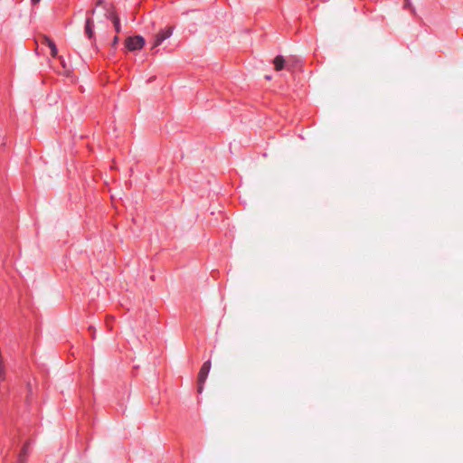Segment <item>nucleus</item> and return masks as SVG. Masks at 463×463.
<instances>
[{
    "instance_id": "nucleus-1",
    "label": "nucleus",
    "mask_w": 463,
    "mask_h": 463,
    "mask_svg": "<svg viewBox=\"0 0 463 463\" xmlns=\"http://www.w3.org/2000/svg\"><path fill=\"white\" fill-rule=\"evenodd\" d=\"M174 30V25H167L165 28H161L159 32L153 36L151 50L154 52H157L158 50H156V48L160 46L166 39L171 37Z\"/></svg>"
},
{
    "instance_id": "nucleus-2",
    "label": "nucleus",
    "mask_w": 463,
    "mask_h": 463,
    "mask_svg": "<svg viewBox=\"0 0 463 463\" xmlns=\"http://www.w3.org/2000/svg\"><path fill=\"white\" fill-rule=\"evenodd\" d=\"M146 43V40L141 35L128 36L125 40V47L129 52H137L141 50Z\"/></svg>"
},
{
    "instance_id": "nucleus-3",
    "label": "nucleus",
    "mask_w": 463,
    "mask_h": 463,
    "mask_svg": "<svg viewBox=\"0 0 463 463\" xmlns=\"http://www.w3.org/2000/svg\"><path fill=\"white\" fill-rule=\"evenodd\" d=\"M211 367H212L211 361L207 360L203 364V365L199 371L198 380H197V392L198 393H202L203 391V385L208 377Z\"/></svg>"
},
{
    "instance_id": "nucleus-4",
    "label": "nucleus",
    "mask_w": 463,
    "mask_h": 463,
    "mask_svg": "<svg viewBox=\"0 0 463 463\" xmlns=\"http://www.w3.org/2000/svg\"><path fill=\"white\" fill-rule=\"evenodd\" d=\"M96 6H101L105 11V17L111 22H113L114 17H118V15L114 11L112 5L106 3L104 0H98Z\"/></svg>"
},
{
    "instance_id": "nucleus-5",
    "label": "nucleus",
    "mask_w": 463,
    "mask_h": 463,
    "mask_svg": "<svg viewBox=\"0 0 463 463\" xmlns=\"http://www.w3.org/2000/svg\"><path fill=\"white\" fill-rule=\"evenodd\" d=\"M84 33L89 40H95L94 21L90 16L86 17Z\"/></svg>"
},
{
    "instance_id": "nucleus-6",
    "label": "nucleus",
    "mask_w": 463,
    "mask_h": 463,
    "mask_svg": "<svg viewBox=\"0 0 463 463\" xmlns=\"http://www.w3.org/2000/svg\"><path fill=\"white\" fill-rule=\"evenodd\" d=\"M274 68L276 71H279L286 68H288L287 61L284 56L278 55L273 60Z\"/></svg>"
},
{
    "instance_id": "nucleus-7",
    "label": "nucleus",
    "mask_w": 463,
    "mask_h": 463,
    "mask_svg": "<svg viewBox=\"0 0 463 463\" xmlns=\"http://www.w3.org/2000/svg\"><path fill=\"white\" fill-rule=\"evenodd\" d=\"M29 442H25L18 455L17 463H26L29 455Z\"/></svg>"
},
{
    "instance_id": "nucleus-8",
    "label": "nucleus",
    "mask_w": 463,
    "mask_h": 463,
    "mask_svg": "<svg viewBox=\"0 0 463 463\" xmlns=\"http://www.w3.org/2000/svg\"><path fill=\"white\" fill-rule=\"evenodd\" d=\"M112 24L114 25L116 33H120V31H121V24H120L119 17H114Z\"/></svg>"
},
{
    "instance_id": "nucleus-9",
    "label": "nucleus",
    "mask_w": 463,
    "mask_h": 463,
    "mask_svg": "<svg viewBox=\"0 0 463 463\" xmlns=\"http://www.w3.org/2000/svg\"><path fill=\"white\" fill-rule=\"evenodd\" d=\"M50 50H51V56L52 58L57 57V55H58V48H57L55 43H52L51 44Z\"/></svg>"
},
{
    "instance_id": "nucleus-10",
    "label": "nucleus",
    "mask_w": 463,
    "mask_h": 463,
    "mask_svg": "<svg viewBox=\"0 0 463 463\" xmlns=\"http://www.w3.org/2000/svg\"><path fill=\"white\" fill-rule=\"evenodd\" d=\"M42 43L47 45L50 48L51 44L55 43L50 37L44 35L43 37Z\"/></svg>"
},
{
    "instance_id": "nucleus-11",
    "label": "nucleus",
    "mask_w": 463,
    "mask_h": 463,
    "mask_svg": "<svg viewBox=\"0 0 463 463\" xmlns=\"http://www.w3.org/2000/svg\"><path fill=\"white\" fill-rule=\"evenodd\" d=\"M118 41H119L118 36H115V37L113 38L112 43H111V48H112V49L116 50L117 45H118Z\"/></svg>"
},
{
    "instance_id": "nucleus-12",
    "label": "nucleus",
    "mask_w": 463,
    "mask_h": 463,
    "mask_svg": "<svg viewBox=\"0 0 463 463\" xmlns=\"http://www.w3.org/2000/svg\"><path fill=\"white\" fill-rule=\"evenodd\" d=\"M89 331L90 333V335L92 337V339H95V335H96V329L93 326H89Z\"/></svg>"
},
{
    "instance_id": "nucleus-13",
    "label": "nucleus",
    "mask_w": 463,
    "mask_h": 463,
    "mask_svg": "<svg viewBox=\"0 0 463 463\" xmlns=\"http://www.w3.org/2000/svg\"><path fill=\"white\" fill-rule=\"evenodd\" d=\"M94 13H95V9H92V10H90V11H88V12H87V16H90V17H91V15H93V14H94Z\"/></svg>"
},
{
    "instance_id": "nucleus-14",
    "label": "nucleus",
    "mask_w": 463,
    "mask_h": 463,
    "mask_svg": "<svg viewBox=\"0 0 463 463\" xmlns=\"http://www.w3.org/2000/svg\"><path fill=\"white\" fill-rule=\"evenodd\" d=\"M41 0H31V3L35 5H37Z\"/></svg>"
},
{
    "instance_id": "nucleus-15",
    "label": "nucleus",
    "mask_w": 463,
    "mask_h": 463,
    "mask_svg": "<svg viewBox=\"0 0 463 463\" xmlns=\"http://www.w3.org/2000/svg\"><path fill=\"white\" fill-rule=\"evenodd\" d=\"M271 75H265L264 76V79L267 80H271Z\"/></svg>"
}]
</instances>
